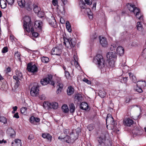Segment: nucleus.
Segmentation results:
<instances>
[{
	"mask_svg": "<svg viewBox=\"0 0 146 146\" xmlns=\"http://www.w3.org/2000/svg\"><path fill=\"white\" fill-rule=\"evenodd\" d=\"M137 87L144 88L146 86V82L145 80H141L137 82Z\"/></svg>",
	"mask_w": 146,
	"mask_h": 146,
	"instance_id": "6ab92c4d",
	"label": "nucleus"
},
{
	"mask_svg": "<svg viewBox=\"0 0 146 146\" xmlns=\"http://www.w3.org/2000/svg\"><path fill=\"white\" fill-rule=\"evenodd\" d=\"M133 121L132 119L129 118L124 119L123 121V124L127 126H130L133 124Z\"/></svg>",
	"mask_w": 146,
	"mask_h": 146,
	"instance_id": "4468645a",
	"label": "nucleus"
},
{
	"mask_svg": "<svg viewBox=\"0 0 146 146\" xmlns=\"http://www.w3.org/2000/svg\"><path fill=\"white\" fill-rule=\"evenodd\" d=\"M49 81H50V78H46L41 80L40 82L43 85H45L50 83Z\"/></svg>",
	"mask_w": 146,
	"mask_h": 146,
	"instance_id": "b1692460",
	"label": "nucleus"
},
{
	"mask_svg": "<svg viewBox=\"0 0 146 146\" xmlns=\"http://www.w3.org/2000/svg\"><path fill=\"white\" fill-rule=\"evenodd\" d=\"M131 100V99L130 98H126L125 102H124V104H128L129 103V102Z\"/></svg>",
	"mask_w": 146,
	"mask_h": 146,
	"instance_id": "6e6d98bb",
	"label": "nucleus"
},
{
	"mask_svg": "<svg viewBox=\"0 0 146 146\" xmlns=\"http://www.w3.org/2000/svg\"><path fill=\"white\" fill-rule=\"evenodd\" d=\"M66 26L68 31L69 32H71L72 31L71 29V25L68 21H66Z\"/></svg>",
	"mask_w": 146,
	"mask_h": 146,
	"instance_id": "4c0bfd02",
	"label": "nucleus"
},
{
	"mask_svg": "<svg viewBox=\"0 0 146 146\" xmlns=\"http://www.w3.org/2000/svg\"><path fill=\"white\" fill-rule=\"evenodd\" d=\"M7 132L11 137H13L15 136V132L14 130L11 128L7 129Z\"/></svg>",
	"mask_w": 146,
	"mask_h": 146,
	"instance_id": "393cba45",
	"label": "nucleus"
},
{
	"mask_svg": "<svg viewBox=\"0 0 146 146\" xmlns=\"http://www.w3.org/2000/svg\"><path fill=\"white\" fill-rule=\"evenodd\" d=\"M70 111L71 113H73L74 112L75 110V106L74 104L71 103L69 105Z\"/></svg>",
	"mask_w": 146,
	"mask_h": 146,
	"instance_id": "2f4dec72",
	"label": "nucleus"
},
{
	"mask_svg": "<svg viewBox=\"0 0 146 146\" xmlns=\"http://www.w3.org/2000/svg\"><path fill=\"white\" fill-rule=\"evenodd\" d=\"M41 61L44 63H47L49 61V58L43 56L41 58Z\"/></svg>",
	"mask_w": 146,
	"mask_h": 146,
	"instance_id": "58836bf2",
	"label": "nucleus"
},
{
	"mask_svg": "<svg viewBox=\"0 0 146 146\" xmlns=\"http://www.w3.org/2000/svg\"><path fill=\"white\" fill-rule=\"evenodd\" d=\"M39 98L41 100H44L45 99V97L44 95H41L39 97Z\"/></svg>",
	"mask_w": 146,
	"mask_h": 146,
	"instance_id": "69168bd1",
	"label": "nucleus"
},
{
	"mask_svg": "<svg viewBox=\"0 0 146 146\" xmlns=\"http://www.w3.org/2000/svg\"><path fill=\"white\" fill-rule=\"evenodd\" d=\"M49 24L51 26L54 27L55 26L56 24V21L54 17H51V19H49L48 20Z\"/></svg>",
	"mask_w": 146,
	"mask_h": 146,
	"instance_id": "5701e85b",
	"label": "nucleus"
},
{
	"mask_svg": "<svg viewBox=\"0 0 146 146\" xmlns=\"http://www.w3.org/2000/svg\"><path fill=\"white\" fill-rule=\"evenodd\" d=\"M20 53L18 51L15 52V56L17 58H18L19 60H21V58L20 56Z\"/></svg>",
	"mask_w": 146,
	"mask_h": 146,
	"instance_id": "a19ab883",
	"label": "nucleus"
},
{
	"mask_svg": "<svg viewBox=\"0 0 146 146\" xmlns=\"http://www.w3.org/2000/svg\"><path fill=\"white\" fill-rule=\"evenodd\" d=\"M46 105L50 108H52L54 109H57L58 108V104L56 102H44L43 105Z\"/></svg>",
	"mask_w": 146,
	"mask_h": 146,
	"instance_id": "1a4fd4ad",
	"label": "nucleus"
},
{
	"mask_svg": "<svg viewBox=\"0 0 146 146\" xmlns=\"http://www.w3.org/2000/svg\"><path fill=\"white\" fill-rule=\"evenodd\" d=\"M114 62L113 60H110L109 62V66L112 67H114Z\"/></svg>",
	"mask_w": 146,
	"mask_h": 146,
	"instance_id": "09e8293b",
	"label": "nucleus"
},
{
	"mask_svg": "<svg viewBox=\"0 0 146 146\" xmlns=\"http://www.w3.org/2000/svg\"><path fill=\"white\" fill-rule=\"evenodd\" d=\"M83 81L88 84H90L91 83V82L87 79L84 78Z\"/></svg>",
	"mask_w": 146,
	"mask_h": 146,
	"instance_id": "680f3d73",
	"label": "nucleus"
},
{
	"mask_svg": "<svg viewBox=\"0 0 146 146\" xmlns=\"http://www.w3.org/2000/svg\"><path fill=\"white\" fill-rule=\"evenodd\" d=\"M67 92L68 95H71L73 94L74 92V90L73 88L71 86L68 87L67 90Z\"/></svg>",
	"mask_w": 146,
	"mask_h": 146,
	"instance_id": "c756f323",
	"label": "nucleus"
},
{
	"mask_svg": "<svg viewBox=\"0 0 146 146\" xmlns=\"http://www.w3.org/2000/svg\"><path fill=\"white\" fill-rule=\"evenodd\" d=\"M58 139L61 140H63V141L68 143H70L72 142L71 137H70L68 135L64 137H62L61 136L58 137Z\"/></svg>",
	"mask_w": 146,
	"mask_h": 146,
	"instance_id": "2eb2a0df",
	"label": "nucleus"
},
{
	"mask_svg": "<svg viewBox=\"0 0 146 146\" xmlns=\"http://www.w3.org/2000/svg\"><path fill=\"white\" fill-rule=\"evenodd\" d=\"M94 127L92 124H90L89 125L88 127V128L89 131H91L94 129Z\"/></svg>",
	"mask_w": 146,
	"mask_h": 146,
	"instance_id": "a18cd8bd",
	"label": "nucleus"
},
{
	"mask_svg": "<svg viewBox=\"0 0 146 146\" xmlns=\"http://www.w3.org/2000/svg\"><path fill=\"white\" fill-rule=\"evenodd\" d=\"M96 63L100 68H102L104 66V60L102 56L100 54H97L95 58Z\"/></svg>",
	"mask_w": 146,
	"mask_h": 146,
	"instance_id": "f03ea898",
	"label": "nucleus"
},
{
	"mask_svg": "<svg viewBox=\"0 0 146 146\" xmlns=\"http://www.w3.org/2000/svg\"><path fill=\"white\" fill-rule=\"evenodd\" d=\"M65 76L67 78H69L70 76V74L69 72L67 71H65Z\"/></svg>",
	"mask_w": 146,
	"mask_h": 146,
	"instance_id": "13d9d810",
	"label": "nucleus"
},
{
	"mask_svg": "<svg viewBox=\"0 0 146 146\" xmlns=\"http://www.w3.org/2000/svg\"><path fill=\"white\" fill-rule=\"evenodd\" d=\"M13 117L17 119L19 118V113L18 112H17L15 113L14 114Z\"/></svg>",
	"mask_w": 146,
	"mask_h": 146,
	"instance_id": "0e129e2a",
	"label": "nucleus"
},
{
	"mask_svg": "<svg viewBox=\"0 0 146 146\" xmlns=\"http://www.w3.org/2000/svg\"><path fill=\"white\" fill-rule=\"evenodd\" d=\"M52 3L54 5H56L58 4L57 0H52Z\"/></svg>",
	"mask_w": 146,
	"mask_h": 146,
	"instance_id": "e2e57ef3",
	"label": "nucleus"
},
{
	"mask_svg": "<svg viewBox=\"0 0 146 146\" xmlns=\"http://www.w3.org/2000/svg\"><path fill=\"white\" fill-rule=\"evenodd\" d=\"M7 119L2 116H0V121L3 123L4 124H6L7 123Z\"/></svg>",
	"mask_w": 146,
	"mask_h": 146,
	"instance_id": "e433bc0d",
	"label": "nucleus"
},
{
	"mask_svg": "<svg viewBox=\"0 0 146 146\" xmlns=\"http://www.w3.org/2000/svg\"><path fill=\"white\" fill-rule=\"evenodd\" d=\"M61 49L58 46L54 48L52 50V53L54 54L59 55L61 54Z\"/></svg>",
	"mask_w": 146,
	"mask_h": 146,
	"instance_id": "dca6fc26",
	"label": "nucleus"
},
{
	"mask_svg": "<svg viewBox=\"0 0 146 146\" xmlns=\"http://www.w3.org/2000/svg\"><path fill=\"white\" fill-rule=\"evenodd\" d=\"M16 75L17 77L19 78V79L20 80L22 77V73L20 72L17 71L16 72Z\"/></svg>",
	"mask_w": 146,
	"mask_h": 146,
	"instance_id": "37998d69",
	"label": "nucleus"
},
{
	"mask_svg": "<svg viewBox=\"0 0 146 146\" xmlns=\"http://www.w3.org/2000/svg\"><path fill=\"white\" fill-rule=\"evenodd\" d=\"M97 37V35H96V33H94V34L91 36L90 40L91 41H93L94 40L96 39Z\"/></svg>",
	"mask_w": 146,
	"mask_h": 146,
	"instance_id": "49530a36",
	"label": "nucleus"
},
{
	"mask_svg": "<svg viewBox=\"0 0 146 146\" xmlns=\"http://www.w3.org/2000/svg\"><path fill=\"white\" fill-rule=\"evenodd\" d=\"M19 80H18L16 81V82L15 85V88H17L19 85L20 82Z\"/></svg>",
	"mask_w": 146,
	"mask_h": 146,
	"instance_id": "3c124183",
	"label": "nucleus"
},
{
	"mask_svg": "<svg viewBox=\"0 0 146 146\" xmlns=\"http://www.w3.org/2000/svg\"><path fill=\"white\" fill-rule=\"evenodd\" d=\"M6 73H7L8 72H9L11 71V69L9 67H8L6 70H5Z\"/></svg>",
	"mask_w": 146,
	"mask_h": 146,
	"instance_id": "052dcab7",
	"label": "nucleus"
},
{
	"mask_svg": "<svg viewBox=\"0 0 146 146\" xmlns=\"http://www.w3.org/2000/svg\"><path fill=\"white\" fill-rule=\"evenodd\" d=\"M142 55L144 58H146V48L143 50Z\"/></svg>",
	"mask_w": 146,
	"mask_h": 146,
	"instance_id": "5fc2aeb1",
	"label": "nucleus"
},
{
	"mask_svg": "<svg viewBox=\"0 0 146 146\" xmlns=\"http://www.w3.org/2000/svg\"><path fill=\"white\" fill-rule=\"evenodd\" d=\"M34 138V136L32 134L30 135L28 137V139H29L31 140Z\"/></svg>",
	"mask_w": 146,
	"mask_h": 146,
	"instance_id": "774afa93",
	"label": "nucleus"
},
{
	"mask_svg": "<svg viewBox=\"0 0 146 146\" xmlns=\"http://www.w3.org/2000/svg\"><path fill=\"white\" fill-rule=\"evenodd\" d=\"M42 137L44 139H46L50 141L52 139V136L48 133H43L42 135Z\"/></svg>",
	"mask_w": 146,
	"mask_h": 146,
	"instance_id": "cd10ccee",
	"label": "nucleus"
},
{
	"mask_svg": "<svg viewBox=\"0 0 146 146\" xmlns=\"http://www.w3.org/2000/svg\"><path fill=\"white\" fill-rule=\"evenodd\" d=\"M117 54L115 51L108 52L107 54V57L109 60H114L116 59Z\"/></svg>",
	"mask_w": 146,
	"mask_h": 146,
	"instance_id": "9b49d317",
	"label": "nucleus"
},
{
	"mask_svg": "<svg viewBox=\"0 0 146 146\" xmlns=\"http://www.w3.org/2000/svg\"><path fill=\"white\" fill-rule=\"evenodd\" d=\"M116 46H117L116 44L113 43L111 44L110 48V50L112 51L115 50L116 49Z\"/></svg>",
	"mask_w": 146,
	"mask_h": 146,
	"instance_id": "ea45409f",
	"label": "nucleus"
},
{
	"mask_svg": "<svg viewBox=\"0 0 146 146\" xmlns=\"http://www.w3.org/2000/svg\"><path fill=\"white\" fill-rule=\"evenodd\" d=\"M117 54L120 56H122L124 53V48L121 46H119L117 48Z\"/></svg>",
	"mask_w": 146,
	"mask_h": 146,
	"instance_id": "412c9836",
	"label": "nucleus"
},
{
	"mask_svg": "<svg viewBox=\"0 0 146 146\" xmlns=\"http://www.w3.org/2000/svg\"><path fill=\"white\" fill-rule=\"evenodd\" d=\"M38 86H34L31 88L30 94L33 96H36L38 95Z\"/></svg>",
	"mask_w": 146,
	"mask_h": 146,
	"instance_id": "6e6552de",
	"label": "nucleus"
},
{
	"mask_svg": "<svg viewBox=\"0 0 146 146\" xmlns=\"http://www.w3.org/2000/svg\"><path fill=\"white\" fill-rule=\"evenodd\" d=\"M23 26L25 30L28 33L31 32L33 36L36 38L38 36V33L34 32L35 29L33 28V24L29 17L26 16L24 17Z\"/></svg>",
	"mask_w": 146,
	"mask_h": 146,
	"instance_id": "f257e3e1",
	"label": "nucleus"
},
{
	"mask_svg": "<svg viewBox=\"0 0 146 146\" xmlns=\"http://www.w3.org/2000/svg\"><path fill=\"white\" fill-rule=\"evenodd\" d=\"M56 87L58 88L56 91V93L57 94H58L61 91L62 88H63V84L62 83H58Z\"/></svg>",
	"mask_w": 146,
	"mask_h": 146,
	"instance_id": "c85d7f7f",
	"label": "nucleus"
},
{
	"mask_svg": "<svg viewBox=\"0 0 146 146\" xmlns=\"http://www.w3.org/2000/svg\"><path fill=\"white\" fill-rule=\"evenodd\" d=\"M42 22L39 20L36 21L33 25V28L36 29L38 32H40L42 30Z\"/></svg>",
	"mask_w": 146,
	"mask_h": 146,
	"instance_id": "0eeeda50",
	"label": "nucleus"
},
{
	"mask_svg": "<svg viewBox=\"0 0 146 146\" xmlns=\"http://www.w3.org/2000/svg\"><path fill=\"white\" fill-rule=\"evenodd\" d=\"M18 3L19 6L21 7H25L26 5L25 0H20L18 1Z\"/></svg>",
	"mask_w": 146,
	"mask_h": 146,
	"instance_id": "f704fd0d",
	"label": "nucleus"
},
{
	"mask_svg": "<svg viewBox=\"0 0 146 146\" xmlns=\"http://www.w3.org/2000/svg\"><path fill=\"white\" fill-rule=\"evenodd\" d=\"M100 43L103 47H106L108 45V42L106 40V39L104 37H102L101 38L99 36Z\"/></svg>",
	"mask_w": 146,
	"mask_h": 146,
	"instance_id": "f3484780",
	"label": "nucleus"
},
{
	"mask_svg": "<svg viewBox=\"0 0 146 146\" xmlns=\"http://www.w3.org/2000/svg\"><path fill=\"white\" fill-rule=\"evenodd\" d=\"M34 5V4L32 3L31 2H30L26 4L25 7L27 10L30 11L32 9Z\"/></svg>",
	"mask_w": 146,
	"mask_h": 146,
	"instance_id": "aec40b11",
	"label": "nucleus"
},
{
	"mask_svg": "<svg viewBox=\"0 0 146 146\" xmlns=\"http://www.w3.org/2000/svg\"><path fill=\"white\" fill-rule=\"evenodd\" d=\"M63 132L64 134L66 135H68L71 136V137L72 138L73 140H75L77 139V138L74 137L72 129H63Z\"/></svg>",
	"mask_w": 146,
	"mask_h": 146,
	"instance_id": "f8f14e48",
	"label": "nucleus"
},
{
	"mask_svg": "<svg viewBox=\"0 0 146 146\" xmlns=\"http://www.w3.org/2000/svg\"><path fill=\"white\" fill-rule=\"evenodd\" d=\"M137 29L139 31H142L143 29L142 25L140 22H138L136 26Z\"/></svg>",
	"mask_w": 146,
	"mask_h": 146,
	"instance_id": "72a5a7b5",
	"label": "nucleus"
},
{
	"mask_svg": "<svg viewBox=\"0 0 146 146\" xmlns=\"http://www.w3.org/2000/svg\"><path fill=\"white\" fill-rule=\"evenodd\" d=\"M7 2L9 5H12L13 3L14 0H6Z\"/></svg>",
	"mask_w": 146,
	"mask_h": 146,
	"instance_id": "8fccbe9b",
	"label": "nucleus"
},
{
	"mask_svg": "<svg viewBox=\"0 0 146 146\" xmlns=\"http://www.w3.org/2000/svg\"><path fill=\"white\" fill-rule=\"evenodd\" d=\"M129 75L131 80L133 82L136 83H137V78L136 77L133 75V74L131 72H129L128 73Z\"/></svg>",
	"mask_w": 146,
	"mask_h": 146,
	"instance_id": "a878e982",
	"label": "nucleus"
},
{
	"mask_svg": "<svg viewBox=\"0 0 146 146\" xmlns=\"http://www.w3.org/2000/svg\"><path fill=\"white\" fill-rule=\"evenodd\" d=\"M133 134L135 135H139L142 134V130L141 129L136 128L132 131Z\"/></svg>",
	"mask_w": 146,
	"mask_h": 146,
	"instance_id": "a211bd4d",
	"label": "nucleus"
},
{
	"mask_svg": "<svg viewBox=\"0 0 146 146\" xmlns=\"http://www.w3.org/2000/svg\"><path fill=\"white\" fill-rule=\"evenodd\" d=\"M27 108L26 107L22 108L20 109V111L21 113H24L27 111Z\"/></svg>",
	"mask_w": 146,
	"mask_h": 146,
	"instance_id": "de8ad7c7",
	"label": "nucleus"
},
{
	"mask_svg": "<svg viewBox=\"0 0 146 146\" xmlns=\"http://www.w3.org/2000/svg\"><path fill=\"white\" fill-rule=\"evenodd\" d=\"M80 107L81 109L86 110L88 109L89 106L87 103L82 102L80 104Z\"/></svg>",
	"mask_w": 146,
	"mask_h": 146,
	"instance_id": "4be33fe9",
	"label": "nucleus"
},
{
	"mask_svg": "<svg viewBox=\"0 0 146 146\" xmlns=\"http://www.w3.org/2000/svg\"><path fill=\"white\" fill-rule=\"evenodd\" d=\"M82 95L79 94H76L74 96V102L75 104H78L82 101Z\"/></svg>",
	"mask_w": 146,
	"mask_h": 146,
	"instance_id": "ddd939ff",
	"label": "nucleus"
},
{
	"mask_svg": "<svg viewBox=\"0 0 146 146\" xmlns=\"http://www.w3.org/2000/svg\"><path fill=\"white\" fill-rule=\"evenodd\" d=\"M106 122L107 124L108 123V124L111 125H114L115 124L113 117L110 114L107 115L106 119Z\"/></svg>",
	"mask_w": 146,
	"mask_h": 146,
	"instance_id": "9d476101",
	"label": "nucleus"
},
{
	"mask_svg": "<svg viewBox=\"0 0 146 146\" xmlns=\"http://www.w3.org/2000/svg\"><path fill=\"white\" fill-rule=\"evenodd\" d=\"M33 11L35 13H37L38 16L40 18L43 17L44 15V13L40 11V8L37 5H34Z\"/></svg>",
	"mask_w": 146,
	"mask_h": 146,
	"instance_id": "423d86ee",
	"label": "nucleus"
},
{
	"mask_svg": "<svg viewBox=\"0 0 146 146\" xmlns=\"http://www.w3.org/2000/svg\"><path fill=\"white\" fill-rule=\"evenodd\" d=\"M40 121V119L39 118L37 117H35V122H39Z\"/></svg>",
	"mask_w": 146,
	"mask_h": 146,
	"instance_id": "338daca9",
	"label": "nucleus"
},
{
	"mask_svg": "<svg viewBox=\"0 0 146 146\" xmlns=\"http://www.w3.org/2000/svg\"><path fill=\"white\" fill-rule=\"evenodd\" d=\"M86 3L88 5H90L92 4V0H85Z\"/></svg>",
	"mask_w": 146,
	"mask_h": 146,
	"instance_id": "4d7b16f0",
	"label": "nucleus"
},
{
	"mask_svg": "<svg viewBox=\"0 0 146 146\" xmlns=\"http://www.w3.org/2000/svg\"><path fill=\"white\" fill-rule=\"evenodd\" d=\"M12 146H21V140L19 139H16L14 142L12 143Z\"/></svg>",
	"mask_w": 146,
	"mask_h": 146,
	"instance_id": "bb28decb",
	"label": "nucleus"
},
{
	"mask_svg": "<svg viewBox=\"0 0 146 146\" xmlns=\"http://www.w3.org/2000/svg\"><path fill=\"white\" fill-rule=\"evenodd\" d=\"M8 51V48L7 47H4L2 50V52L3 53H5Z\"/></svg>",
	"mask_w": 146,
	"mask_h": 146,
	"instance_id": "864d4df0",
	"label": "nucleus"
},
{
	"mask_svg": "<svg viewBox=\"0 0 146 146\" xmlns=\"http://www.w3.org/2000/svg\"><path fill=\"white\" fill-rule=\"evenodd\" d=\"M62 109L63 111L65 113L68 112L69 111L68 107L67 106L66 104H64L62 106Z\"/></svg>",
	"mask_w": 146,
	"mask_h": 146,
	"instance_id": "c9c22d12",
	"label": "nucleus"
},
{
	"mask_svg": "<svg viewBox=\"0 0 146 146\" xmlns=\"http://www.w3.org/2000/svg\"><path fill=\"white\" fill-rule=\"evenodd\" d=\"M27 69L29 72L32 73L36 72L38 71V68L36 65L35 64H33L31 62L27 64Z\"/></svg>",
	"mask_w": 146,
	"mask_h": 146,
	"instance_id": "39448f33",
	"label": "nucleus"
},
{
	"mask_svg": "<svg viewBox=\"0 0 146 146\" xmlns=\"http://www.w3.org/2000/svg\"><path fill=\"white\" fill-rule=\"evenodd\" d=\"M106 92L104 90H100L99 92V95L101 98H104L106 96Z\"/></svg>",
	"mask_w": 146,
	"mask_h": 146,
	"instance_id": "7c9ffc66",
	"label": "nucleus"
},
{
	"mask_svg": "<svg viewBox=\"0 0 146 146\" xmlns=\"http://www.w3.org/2000/svg\"><path fill=\"white\" fill-rule=\"evenodd\" d=\"M138 88V89H136V91L137 92H139L141 93L143 92V90L142 89V87H137Z\"/></svg>",
	"mask_w": 146,
	"mask_h": 146,
	"instance_id": "bf43d9fd",
	"label": "nucleus"
},
{
	"mask_svg": "<svg viewBox=\"0 0 146 146\" xmlns=\"http://www.w3.org/2000/svg\"><path fill=\"white\" fill-rule=\"evenodd\" d=\"M64 43L68 48H73L76 45L75 42L72 38L67 39L65 37H63Z\"/></svg>",
	"mask_w": 146,
	"mask_h": 146,
	"instance_id": "20e7f679",
	"label": "nucleus"
},
{
	"mask_svg": "<svg viewBox=\"0 0 146 146\" xmlns=\"http://www.w3.org/2000/svg\"><path fill=\"white\" fill-rule=\"evenodd\" d=\"M121 68L123 72H127L129 70V67L127 66L125 64L122 66Z\"/></svg>",
	"mask_w": 146,
	"mask_h": 146,
	"instance_id": "473e14b6",
	"label": "nucleus"
},
{
	"mask_svg": "<svg viewBox=\"0 0 146 146\" xmlns=\"http://www.w3.org/2000/svg\"><path fill=\"white\" fill-rule=\"evenodd\" d=\"M4 3L3 4H2V5H1V3H0L1 7L2 9L5 8L7 6V3L5 1H4Z\"/></svg>",
	"mask_w": 146,
	"mask_h": 146,
	"instance_id": "603ef678",
	"label": "nucleus"
},
{
	"mask_svg": "<svg viewBox=\"0 0 146 146\" xmlns=\"http://www.w3.org/2000/svg\"><path fill=\"white\" fill-rule=\"evenodd\" d=\"M35 117L32 116L29 119V121L31 123L35 124Z\"/></svg>",
	"mask_w": 146,
	"mask_h": 146,
	"instance_id": "79ce46f5",
	"label": "nucleus"
},
{
	"mask_svg": "<svg viewBox=\"0 0 146 146\" xmlns=\"http://www.w3.org/2000/svg\"><path fill=\"white\" fill-rule=\"evenodd\" d=\"M98 141L99 143L101 144V145L103 143H106L104 142L105 139H103L102 137H100L98 139Z\"/></svg>",
	"mask_w": 146,
	"mask_h": 146,
	"instance_id": "c03bdc74",
	"label": "nucleus"
},
{
	"mask_svg": "<svg viewBox=\"0 0 146 146\" xmlns=\"http://www.w3.org/2000/svg\"><path fill=\"white\" fill-rule=\"evenodd\" d=\"M126 6L129 10L130 12L134 13V14L136 13L135 16L137 17L138 18L137 16L140 12V9L136 7L135 5L131 3H128Z\"/></svg>",
	"mask_w": 146,
	"mask_h": 146,
	"instance_id": "7ed1b4c3",
	"label": "nucleus"
}]
</instances>
